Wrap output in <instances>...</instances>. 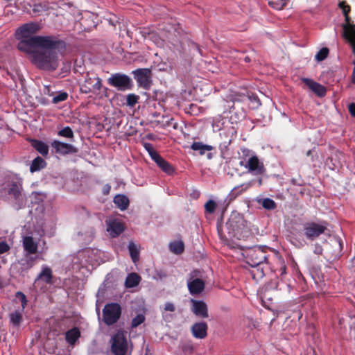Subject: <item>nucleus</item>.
<instances>
[{"instance_id":"10","label":"nucleus","mask_w":355,"mask_h":355,"mask_svg":"<svg viewBox=\"0 0 355 355\" xmlns=\"http://www.w3.org/2000/svg\"><path fill=\"white\" fill-rule=\"evenodd\" d=\"M109 83L119 90L124 91L131 87L130 78L125 75L114 74L109 78Z\"/></svg>"},{"instance_id":"42","label":"nucleus","mask_w":355,"mask_h":355,"mask_svg":"<svg viewBox=\"0 0 355 355\" xmlns=\"http://www.w3.org/2000/svg\"><path fill=\"white\" fill-rule=\"evenodd\" d=\"M144 316L141 314L137 315L132 321V327H137L144 321Z\"/></svg>"},{"instance_id":"51","label":"nucleus","mask_w":355,"mask_h":355,"mask_svg":"<svg viewBox=\"0 0 355 355\" xmlns=\"http://www.w3.org/2000/svg\"><path fill=\"white\" fill-rule=\"evenodd\" d=\"M260 273H261V274H260V277H262V276H263V272H262V271H261V272H260Z\"/></svg>"},{"instance_id":"19","label":"nucleus","mask_w":355,"mask_h":355,"mask_svg":"<svg viewBox=\"0 0 355 355\" xmlns=\"http://www.w3.org/2000/svg\"><path fill=\"white\" fill-rule=\"evenodd\" d=\"M153 160L157 164V165L166 174L171 175L174 172V169L172 166L164 159L159 155L153 157Z\"/></svg>"},{"instance_id":"29","label":"nucleus","mask_w":355,"mask_h":355,"mask_svg":"<svg viewBox=\"0 0 355 355\" xmlns=\"http://www.w3.org/2000/svg\"><path fill=\"white\" fill-rule=\"evenodd\" d=\"M191 148L193 150L199 151L201 155H204L206 151L212 150V147L209 145H205L200 142H194L191 145Z\"/></svg>"},{"instance_id":"52","label":"nucleus","mask_w":355,"mask_h":355,"mask_svg":"<svg viewBox=\"0 0 355 355\" xmlns=\"http://www.w3.org/2000/svg\"><path fill=\"white\" fill-rule=\"evenodd\" d=\"M310 153H311V150H309V151L307 152V155H309L310 154Z\"/></svg>"},{"instance_id":"21","label":"nucleus","mask_w":355,"mask_h":355,"mask_svg":"<svg viewBox=\"0 0 355 355\" xmlns=\"http://www.w3.org/2000/svg\"><path fill=\"white\" fill-rule=\"evenodd\" d=\"M188 288L191 294H198L200 293L205 286L204 282L200 279H195L188 282Z\"/></svg>"},{"instance_id":"6","label":"nucleus","mask_w":355,"mask_h":355,"mask_svg":"<svg viewBox=\"0 0 355 355\" xmlns=\"http://www.w3.org/2000/svg\"><path fill=\"white\" fill-rule=\"evenodd\" d=\"M262 247H255L250 250L248 254V263L252 268L257 267L266 261L267 255Z\"/></svg>"},{"instance_id":"35","label":"nucleus","mask_w":355,"mask_h":355,"mask_svg":"<svg viewBox=\"0 0 355 355\" xmlns=\"http://www.w3.org/2000/svg\"><path fill=\"white\" fill-rule=\"evenodd\" d=\"M68 97V94L65 92H59L53 98L52 102L55 104L64 101Z\"/></svg>"},{"instance_id":"20","label":"nucleus","mask_w":355,"mask_h":355,"mask_svg":"<svg viewBox=\"0 0 355 355\" xmlns=\"http://www.w3.org/2000/svg\"><path fill=\"white\" fill-rule=\"evenodd\" d=\"M31 146L42 156H47L49 154V145L47 143L37 140V139H31Z\"/></svg>"},{"instance_id":"25","label":"nucleus","mask_w":355,"mask_h":355,"mask_svg":"<svg viewBox=\"0 0 355 355\" xmlns=\"http://www.w3.org/2000/svg\"><path fill=\"white\" fill-rule=\"evenodd\" d=\"M39 279H42L46 283H51L52 279V270L47 266H43L41 272L38 276Z\"/></svg>"},{"instance_id":"26","label":"nucleus","mask_w":355,"mask_h":355,"mask_svg":"<svg viewBox=\"0 0 355 355\" xmlns=\"http://www.w3.org/2000/svg\"><path fill=\"white\" fill-rule=\"evenodd\" d=\"M45 161L42 158L37 157L32 162L30 170L32 173L38 171L40 169L43 168L45 166Z\"/></svg>"},{"instance_id":"49","label":"nucleus","mask_w":355,"mask_h":355,"mask_svg":"<svg viewBox=\"0 0 355 355\" xmlns=\"http://www.w3.org/2000/svg\"><path fill=\"white\" fill-rule=\"evenodd\" d=\"M254 101L257 103V105H260V104H261V103H260V102H259V99H257V98H254Z\"/></svg>"},{"instance_id":"45","label":"nucleus","mask_w":355,"mask_h":355,"mask_svg":"<svg viewBox=\"0 0 355 355\" xmlns=\"http://www.w3.org/2000/svg\"><path fill=\"white\" fill-rule=\"evenodd\" d=\"M164 310L165 311L173 312L175 310V305L172 302H166L164 304Z\"/></svg>"},{"instance_id":"43","label":"nucleus","mask_w":355,"mask_h":355,"mask_svg":"<svg viewBox=\"0 0 355 355\" xmlns=\"http://www.w3.org/2000/svg\"><path fill=\"white\" fill-rule=\"evenodd\" d=\"M9 250L10 245L6 241H0V254L8 252Z\"/></svg>"},{"instance_id":"2","label":"nucleus","mask_w":355,"mask_h":355,"mask_svg":"<svg viewBox=\"0 0 355 355\" xmlns=\"http://www.w3.org/2000/svg\"><path fill=\"white\" fill-rule=\"evenodd\" d=\"M242 152L243 156L239 163L241 166L253 175H260L265 173L264 164L254 152L248 149H243Z\"/></svg>"},{"instance_id":"14","label":"nucleus","mask_w":355,"mask_h":355,"mask_svg":"<svg viewBox=\"0 0 355 355\" xmlns=\"http://www.w3.org/2000/svg\"><path fill=\"white\" fill-rule=\"evenodd\" d=\"M191 311L198 317L206 318H208L207 306L205 302L200 300H191Z\"/></svg>"},{"instance_id":"22","label":"nucleus","mask_w":355,"mask_h":355,"mask_svg":"<svg viewBox=\"0 0 355 355\" xmlns=\"http://www.w3.org/2000/svg\"><path fill=\"white\" fill-rule=\"evenodd\" d=\"M141 281V277L139 275L135 272L130 273L127 275L125 281V286L128 288L137 286Z\"/></svg>"},{"instance_id":"13","label":"nucleus","mask_w":355,"mask_h":355,"mask_svg":"<svg viewBox=\"0 0 355 355\" xmlns=\"http://www.w3.org/2000/svg\"><path fill=\"white\" fill-rule=\"evenodd\" d=\"M135 79L141 86L146 87L149 85L151 71L148 69H138L134 71Z\"/></svg>"},{"instance_id":"40","label":"nucleus","mask_w":355,"mask_h":355,"mask_svg":"<svg viewBox=\"0 0 355 355\" xmlns=\"http://www.w3.org/2000/svg\"><path fill=\"white\" fill-rule=\"evenodd\" d=\"M138 101V96L135 94H128L126 98V103L128 106H134Z\"/></svg>"},{"instance_id":"48","label":"nucleus","mask_w":355,"mask_h":355,"mask_svg":"<svg viewBox=\"0 0 355 355\" xmlns=\"http://www.w3.org/2000/svg\"><path fill=\"white\" fill-rule=\"evenodd\" d=\"M110 189V187L109 185H106L104 189V193H108Z\"/></svg>"},{"instance_id":"33","label":"nucleus","mask_w":355,"mask_h":355,"mask_svg":"<svg viewBox=\"0 0 355 355\" xmlns=\"http://www.w3.org/2000/svg\"><path fill=\"white\" fill-rule=\"evenodd\" d=\"M216 202L214 199H209L205 204V211L209 214H213L216 210Z\"/></svg>"},{"instance_id":"24","label":"nucleus","mask_w":355,"mask_h":355,"mask_svg":"<svg viewBox=\"0 0 355 355\" xmlns=\"http://www.w3.org/2000/svg\"><path fill=\"white\" fill-rule=\"evenodd\" d=\"M80 333L78 329L73 328L66 332L65 338L67 342L69 345H74L77 340L80 338Z\"/></svg>"},{"instance_id":"39","label":"nucleus","mask_w":355,"mask_h":355,"mask_svg":"<svg viewBox=\"0 0 355 355\" xmlns=\"http://www.w3.org/2000/svg\"><path fill=\"white\" fill-rule=\"evenodd\" d=\"M58 135L67 138H71L73 136V131L69 127H65L58 132Z\"/></svg>"},{"instance_id":"37","label":"nucleus","mask_w":355,"mask_h":355,"mask_svg":"<svg viewBox=\"0 0 355 355\" xmlns=\"http://www.w3.org/2000/svg\"><path fill=\"white\" fill-rule=\"evenodd\" d=\"M329 49L327 48H322L315 55V59L318 61H322L327 57Z\"/></svg>"},{"instance_id":"8","label":"nucleus","mask_w":355,"mask_h":355,"mask_svg":"<svg viewBox=\"0 0 355 355\" xmlns=\"http://www.w3.org/2000/svg\"><path fill=\"white\" fill-rule=\"evenodd\" d=\"M101 80L94 76L87 74L85 81L80 85V90L83 93L96 92L101 89Z\"/></svg>"},{"instance_id":"3","label":"nucleus","mask_w":355,"mask_h":355,"mask_svg":"<svg viewBox=\"0 0 355 355\" xmlns=\"http://www.w3.org/2000/svg\"><path fill=\"white\" fill-rule=\"evenodd\" d=\"M111 352L114 355H131L132 345L123 331H119L110 339Z\"/></svg>"},{"instance_id":"12","label":"nucleus","mask_w":355,"mask_h":355,"mask_svg":"<svg viewBox=\"0 0 355 355\" xmlns=\"http://www.w3.org/2000/svg\"><path fill=\"white\" fill-rule=\"evenodd\" d=\"M106 223L107 231L112 237L119 236L124 230L123 224L118 219L108 218Z\"/></svg>"},{"instance_id":"11","label":"nucleus","mask_w":355,"mask_h":355,"mask_svg":"<svg viewBox=\"0 0 355 355\" xmlns=\"http://www.w3.org/2000/svg\"><path fill=\"white\" fill-rule=\"evenodd\" d=\"M22 189V180L18 176L12 178L7 184V191L9 196L15 199H18L21 195Z\"/></svg>"},{"instance_id":"46","label":"nucleus","mask_w":355,"mask_h":355,"mask_svg":"<svg viewBox=\"0 0 355 355\" xmlns=\"http://www.w3.org/2000/svg\"><path fill=\"white\" fill-rule=\"evenodd\" d=\"M348 108L351 115L355 117V103H350Z\"/></svg>"},{"instance_id":"44","label":"nucleus","mask_w":355,"mask_h":355,"mask_svg":"<svg viewBox=\"0 0 355 355\" xmlns=\"http://www.w3.org/2000/svg\"><path fill=\"white\" fill-rule=\"evenodd\" d=\"M16 296L21 300L22 309H24V307L27 303L25 295L24 293H22L21 292H17L16 294Z\"/></svg>"},{"instance_id":"27","label":"nucleus","mask_w":355,"mask_h":355,"mask_svg":"<svg viewBox=\"0 0 355 355\" xmlns=\"http://www.w3.org/2000/svg\"><path fill=\"white\" fill-rule=\"evenodd\" d=\"M128 250L134 263H136L139 259V250L136 244L132 242H130L128 245Z\"/></svg>"},{"instance_id":"23","label":"nucleus","mask_w":355,"mask_h":355,"mask_svg":"<svg viewBox=\"0 0 355 355\" xmlns=\"http://www.w3.org/2000/svg\"><path fill=\"white\" fill-rule=\"evenodd\" d=\"M116 206L121 211L125 210L129 205V199L125 195H116L114 198Z\"/></svg>"},{"instance_id":"4","label":"nucleus","mask_w":355,"mask_h":355,"mask_svg":"<svg viewBox=\"0 0 355 355\" xmlns=\"http://www.w3.org/2000/svg\"><path fill=\"white\" fill-rule=\"evenodd\" d=\"M93 255L94 250L91 249H84L76 254L71 255L69 259L71 262V267L78 269L85 266L87 263L92 262L94 259Z\"/></svg>"},{"instance_id":"31","label":"nucleus","mask_w":355,"mask_h":355,"mask_svg":"<svg viewBox=\"0 0 355 355\" xmlns=\"http://www.w3.org/2000/svg\"><path fill=\"white\" fill-rule=\"evenodd\" d=\"M31 198L32 202L39 204L45 200L46 195L43 192H33Z\"/></svg>"},{"instance_id":"15","label":"nucleus","mask_w":355,"mask_h":355,"mask_svg":"<svg viewBox=\"0 0 355 355\" xmlns=\"http://www.w3.org/2000/svg\"><path fill=\"white\" fill-rule=\"evenodd\" d=\"M301 80L318 96H324L326 94V88L317 82L306 78H302Z\"/></svg>"},{"instance_id":"36","label":"nucleus","mask_w":355,"mask_h":355,"mask_svg":"<svg viewBox=\"0 0 355 355\" xmlns=\"http://www.w3.org/2000/svg\"><path fill=\"white\" fill-rule=\"evenodd\" d=\"M251 186H252L251 182L243 183L239 186L234 187L232 191L236 192V194H240V193H243V191L248 190Z\"/></svg>"},{"instance_id":"30","label":"nucleus","mask_w":355,"mask_h":355,"mask_svg":"<svg viewBox=\"0 0 355 355\" xmlns=\"http://www.w3.org/2000/svg\"><path fill=\"white\" fill-rule=\"evenodd\" d=\"M22 320L21 313L19 311H15L10 315V323L15 326L18 327Z\"/></svg>"},{"instance_id":"34","label":"nucleus","mask_w":355,"mask_h":355,"mask_svg":"<svg viewBox=\"0 0 355 355\" xmlns=\"http://www.w3.org/2000/svg\"><path fill=\"white\" fill-rule=\"evenodd\" d=\"M261 205L263 208L272 210L276 207L275 201L270 198H266L261 200Z\"/></svg>"},{"instance_id":"50","label":"nucleus","mask_w":355,"mask_h":355,"mask_svg":"<svg viewBox=\"0 0 355 355\" xmlns=\"http://www.w3.org/2000/svg\"><path fill=\"white\" fill-rule=\"evenodd\" d=\"M261 183H262V180H261V179H259V185H261Z\"/></svg>"},{"instance_id":"41","label":"nucleus","mask_w":355,"mask_h":355,"mask_svg":"<svg viewBox=\"0 0 355 355\" xmlns=\"http://www.w3.org/2000/svg\"><path fill=\"white\" fill-rule=\"evenodd\" d=\"M145 149L148 151L150 157L153 159V157H155L157 155H159L153 148V146L150 144L146 143L144 144Z\"/></svg>"},{"instance_id":"32","label":"nucleus","mask_w":355,"mask_h":355,"mask_svg":"<svg viewBox=\"0 0 355 355\" xmlns=\"http://www.w3.org/2000/svg\"><path fill=\"white\" fill-rule=\"evenodd\" d=\"M288 0H269V4L277 10H282Z\"/></svg>"},{"instance_id":"17","label":"nucleus","mask_w":355,"mask_h":355,"mask_svg":"<svg viewBox=\"0 0 355 355\" xmlns=\"http://www.w3.org/2000/svg\"><path fill=\"white\" fill-rule=\"evenodd\" d=\"M51 146L55 148L56 153L63 155L75 152L74 148L72 145L60 142L57 140H55L51 143Z\"/></svg>"},{"instance_id":"5","label":"nucleus","mask_w":355,"mask_h":355,"mask_svg":"<svg viewBox=\"0 0 355 355\" xmlns=\"http://www.w3.org/2000/svg\"><path fill=\"white\" fill-rule=\"evenodd\" d=\"M121 315V307L116 303L107 304L103 310V321L110 325L115 323Z\"/></svg>"},{"instance_id":"38","label":"nucleus","mask_w":355,"mask_h":355,"mask_svg":"<svg viewBox=\"0 0 355 355\" xmlns=\"http://www.w3.org/2000/svg\"><path fill=\"white\" fill-rule=\"evenodd\" d=\"M182 350L186 355H190L193 353L194 348L191 342L182 344Z\"/></svg>"},{"instance_id":"9","label":"nucleus","mask_w":355,"mask_h":355,"mask_svg":"<svg viewBox=\"0 0 355 355\" xmlns=\"http://www.w3.org/2000/svg\"><path fill=\"white\" fill-rule=\"evenodd\" d=\"M243 220L240 216H231L230 218L226 223L227 227L229 230V234L230 238H240L241 231L243 226Z\"/></svg>"},{"instance_id":"1","label":"nucleus","mask_w":355,"mask_h":355,"mask_svg":"<svg viewBox=\"0 0 355 355\" xmlns=\"http://www.w3.org/2000/svg\"><path fill=\"white\" fill-rule=\"evenodd\" d=\"M40 29L37 22L26 23L17 28L18 49L27 53L31 61L40 69L54 70L58 66L59 50L64 44L53 36H35Z\"/></svg>"},{"instance_id":"28","label":"nucleus","mask_w":355,"mask_h":355,"mask_svg":"<svg viewBox=\"0 0 355 355\" xmlns=\"http://www.w3.org/2000/svg\"><path fill=\"white\" fill-rule=\"evenodd\" d=\"M169 248L175 254H181L184 249V243L182 241H176L169 244Z\"/></svg>"},{"instance_id":"18","label":"nucleus","mask_w":355,"mask_h":355,"mask_svg":"<svg viewBox=\"0 0 355 355\" xmlns=\"http://www.w3.org/2000/svg\"><path fill=\"white\" fill-rule=\"evenodd\" d=\"M23 247L28 254H35L37 250V243L32 236H27L23 238Z\"/></svg>"},{"instance_id":"7","label":"nucleus","mask_w":355,"mask_h":355,"mask_svg":"<svg viewBox=\"0 0 355 355\" xmlns=\"http://www.w3.org/2000/svg\"><path fill=\"white\" fill-rule=\"evenodd\" d=\"M327 230L324 223H308L304 226V234L309 240H314L320 236Z\"/></svg>"},{"instance_id":"16","label":"nucleus","mask_w":355,"mask_h":355,"mask_svg":"<svg viewBox=\"0 0 355 355\" xmlns=\"http://www.w3.org/2000/svg\"><path fill=\"white\" fill-rule=\"evenodd\" d=\"M207 324L205 322H196L191 327V333L194 338L203 339L207 336Z\"/></svg>"},{"instance_id":"47","label":"nucleus","mask_w":355,"mask_h":355,"mask_svg":"<svg viewBox=\"0 0 355 355\" xmlns=\"http://www.w3.org/2000/svg\"><path fill=\"white\" fill-rule=\"evenodd\" d=\"M315 252L318 253V254H320L322 252L321 247L320 246H316L315 247Z\"/></svg>"}]
</instances>
